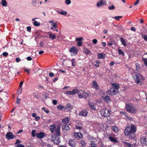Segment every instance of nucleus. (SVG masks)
Returning a JSON list of instances; mask_svg holds the SVG:
<instances>
[{
  "label": "nucleus",
  "instance_id": "obj_35",
  "mask_svg": "<svg viewBox=\"0 0 147 147\" xmlns=\"http://www.w3.org/2000/svg\"><path fill=\"white\" fill-rule=\"evenodd\" d=\"M120 41L122 44L125 46L126 45V44L125 43V40L122 38H121L120 39Z\"/></svg>",
  "mask_w": 147,
  "mask_h": 147
},
{
  "label": "nucleus",
  "instance_id": "obj_11",
  "mask_svg": "<svg viewBox=\"0 0 147 147\" xmlns=\"http://www.w3.org/2000/svg\"><path fill=\"white\" fill-rule=\"evenodd\" d=\"M6 136L8 140L13 139L16 137L14 135L13 133L11 132L7 133Z\"/></svg>",
  "mask_w": 147,
  "mask_h": 147
},
{
  "label": "nucleus",
  "instance_id": "obj_17",
  "mask_svg": "<svg viewBox=\"0 0 147 147\" xmlns=\"http://www.w3.org/2000/svg\"><path fill=\"white\" fill-rule=\"evenodd\" d=\"M35 135L37 137L39 138H42L44 136L45 134L43 132H41L36 133Z\"/></svg>",
  "mask_w": 147,
  "mask_h": 147
},
{
  "label": "nucleus",
  "instance_id": "obj_8",
  "mask_svg": "<svg viewBox=\"0 0 147 147\" xmlns=\"http://www.w3.org/2000/svg\"><path fill=\"white\" fill-rule=\"evenodd\" d=\"M78 50L77 48L74 46H73L70 48L69 51L71 55H76L78 52Z\"/></svg>",
  "mask_w": 147,
  "mask_h": 147
},
{
  "label": "nucleus",
  "instance_id": "obj_4",
  "mask_svg": "<svg viewBox=\"0 0 147 147\" xmlns=\"http://www.w3.org/2000/svg\"><path fill=\"white\" fill-rule=\"evenodd\" d=\"M133 78L135 80L137 84H139L140 85L142 84V83L140 81V78H141V80H142L144 79V78L140 74H136L133 76Z\"/></svg>",
  "mask_w": 147,
  "mask_h": 147
},
{
  "label": "nucleus",
  "instance_id": "obj_48",
  "mask_svg": "<svg viewBox=\"0 0 147 147\" xmlns=\"http://www.w3.org/2000/svg\"><path fill=\"white\" fill-rule=\"evenodd\" d=\"M42 109L46 113H49V111L46 109L44 107H43L42 108Z\"/></svg>",
  "mask_w": 147,
  "mask_h": 147
},
{
  "label": "nucleus",
  "instance_id": "obj_14",
  "mask_svg": "<svg viewBox=\"0 0 147 147\" xmlns=\"http://www.w3.org/2000/svg\"><path fill=\"white\" fill-rule=\"evenodd\" d=\"M88 113L87 110H83L79 113V115L80 116L85 117L87 116Z\"/></svg>",
  "mask_w": 147,
  "mask_h": 147
},
{
  "label": "nucleus",
  "instance_id": "obj_1",
  "mask_svg": "<svg viewBox=\"0 0 147 147\" xmlns=\"http://www.w3.org/2000/svg\"><path fill=\"white\" fill-rule=\"evenodd\" d=\"M136 131V127L133 125H131L130 127H127L125 129V133L126 135H131L134 134Z\"/></svg>",
  "mask_w": 147,
  "mask_h": 147
},
{
  "label": "nucleus",
  "instance_id": "obj_2",
  "mask_svg": "<svg viewBox=\"0 0 147 147\" xmlns=\"http://www.w3.org/2000/svg\"><path fill=\"white\" fill-rule=\"evenodd\" d=\"M50 131L52 133H55V135L60 136V129L59 127H56L55 124L51 125L49 127Z\"/></svg>",
  "mask_w": 147,
  "mask_h": 147
},
{
  "label": "nucleus",
  "instance_id": "obj_22",
  "mask_svg": "<svg viewBox=\"0 0 147 147\" xmlns=\"http://www.w3.org/2000/svg\"><path fill=\"white\" fill-rule=\"evenodd\" d=\"M105 56V54L104 53H100L98 54L97 57L98 58L100 59L104 58Z\"/></svg>",
  "mask_w": 147,
  "mask_h": 147
},
{
  "label": "nucleus",
  "instance_id": "obj_25",
  "mask_svg": "<svg viewBox=\"0 0 147 147\" xmlns=\"http://www.w3.org/2000/svg\"><path fill=\"white\" fill-rule=\"evenodd\" d=\"M93 84L94 86V88L97 90H98L99 89L98 86L96 83V82L95 81H94L93 82Z\"/></svg>",
  "mask_w": 147,
  "mask_h": 147
},
{
  "label": "nucleus",
  "instance_id": "obj_59",
  "mask_svg": "<svg viewBox=\"0 0 147 147\" xmlns=\"http://www.w3.org/2000/svg\"><path fill=\"white\" fill-rule=\"evenodd\" d=\"M16 61L17 62H18L20 61L21 60H20V58L17 57L16 58Z\"/></svg>",
  "mask_w": 147,
  "mask_h": 147
},
{
  "label": "nucleus",
  "instance_id": "obj_50",
  "mask_svg": "<svg viewBox=\"0 0 147 147\" xmlns=\"http://www.w3.org/2000/svg\"><path fill=\"white\" fill-rule=\"evenodd\" d=\"M65 3L69 5L71 3V1L70 0H65Z\"/></svg>",
  "mask_w": 147,
  "mask_h": 147
},
{
  "label": "nucleus",
  "instance_id": "obj_39",
  "mask_svg": "<svg viewBox=\"0 0 147 147\" xmlns=\"http://www.w3.org/2000/svg\"><path fill=\"white\" fill-rule=\"evenodd\" d=\"M124 144L126 146H127L128 147H133V146L131 144L129 143L128 142H125Z\"/></svg>",
  "mask_w": 147,
  "mask_h": 147
},
{
  "label": "nucleus",
  "instance_id": "obj_51",
  "mask_svg": "<svg viewBox=\"0 0 147 147\" xmlns=\"http://www.w3.org/2000/svg\"><path fill=\"white\" fill-rule=\"evenodd\" d=\"M24 69L25 71L27 72L28 74H29L30 70L29 69H26V68H24Z\"/></svg>",
  "mask_w": 147,
  "mask_h": 147
},
{
  "label": "nucleus",
  "instance_id": "obj_33",
  "mask_svg": "<svg viewBox=\"0 0 147 147\" xmlns=\"http://www.w3.org/2000/svg\"><path fill=\"white\" fill-rule=\"evenodd\" d=\"M1 4L3 6H5L7 5V3L5 0H2L1 1Z\"/></svg>",
  "mask_w": 147,
  "mask_h": 147
},
{
  "label": "nucleus",
  "instance_id": "obj_55",
  "mask_svg": "<svg viewBox=\"0 0 147 147\" xmlns=\"http://www.w3.org/2000/svg\"><path fill=\"white\" fill-rule=\"evenodd\" d=\"M52 102L54 105H56L57 103V101L56 100H53Z\"/></svg>",
  "mask_w": 147,
  "mask_h": 147
},
{
  "label": "nucleus",
  "instance_id": "obj_64",
  "mask_svg": "<svg viewBox=\"0 0 147 147\" xmlns=\"http://www.w3.org/2000/svg\"><path fill=\"white\" fill-rule=\"evenodd\" d=\"M101 45L102 46L104 47L106 46V44L105 42H102V43Z\"/></svg>",
  "mask_w": 147,
  "mask_h": 147
},
{
  "label": "nucleus",
  "instance_id": "obj_58",
  "mask_svg": "<svg viewBox=\"0 0 147 147\" xmlns=\"http://www.w3.org/2000/svg\"><path fill=\"white\" fill-rule=\"evenodd\" d=\"M76 128L77 129H78L79 130L82 129V127L79 126H76Z\"/></svg>",
  "mask_w": 147,
  "mask_h": 147
},
{
  "label": "nucleus",
  "instance_id": "obj_7",
  "mask_svg": "<svg viewBox=\"0 0 147 147\" xmlns=\"http://www.w3.org/2000/svg\"><path fill=\"white\" fill-rule=\"evenodd\" d=\"M78 95L80 98H84L85 99H87L86 96H89V94L86 92H84L82 90H81L78 92Z\"/></svg>",
  "mask_w": 147,
  "mask_h": 147
},
{
  "label": "nucleus",
  "instance_id": "obj_5",
  "mask_svg": "<svg viewBox=\"0 0 147 147\" xmlns=\"http://www.w3.org/2000/svg\"><path fill=\"white\" fill-rule=\"evenodd\" d=\"M100 113L102 116L105 117H108L111 115L110 111L105 108L102 109L100 110Z\"/></svg>",
  "mask_w": 147,
  "mask_h": 147
},
{
  "label": "nucleus",
  "instance_id": "obj_49",
  "mask_svg": "<svg viewBox=\"0 0 147 147\" xmlns=\"http://www.w3.org/2000/svg\"><path fill=\"white\" fill-rule=\"evenodd\" d=\"M22 142V141L21 140H20L19 139H18V140H17L16 142L15 143V144L16 145V144H19V143H21Z\"/></svg>",
  "mask_w": 147,
  "mask_h": 147
},
{
  "label": "nucleus",
  "instance_id": "obj_40",
  "mask_svg": "<svg viewBox=\"0 0 147 147\" xmlns=\"http://www.w3.org/2000/svg\"><path fill=\"white\" fill-rule=\"evenodd\" d=\"M142 60L143 61L144 63V64L145 66H147V59L146 58L143 57L142 58Z\"/></svg>",
  "mask_w": 147,
  "mask_h": 147
},
{
  "label": "nucleus",
  "instance_id": "obj_13",
  "mask_svg": "<svg viewBox=\"0 0 147 147\" xmlns=\"http://www.w3.org/2000/svg\"><path fill=\"white\" fill-rule=\"evenodd\" d=\"M106 2L105 1L103 0H100L96 4L97 7H100V6L103 5L104 4H106Z\"/></svg>",
  "mask_w": 147,
  "mask_h": 147
},
{
  "label": "nucleus",
  "instance_id": "obj_53",
  "mask_svg": "<svg viewBox=\"0 0 147 147\" xmlns=\"http://www.w3.org/2000/svg\"><path fill=\"white\" fill-rule=\"evenodd\" d=\"M17 147H25V146L22 144H18L17 145Z\"/></svg>",
  "mask_w": 147,
  "mask_h": 147
},
{
  "label": "nucleus",
  "instance_id": "obj_63",
  "mask_svg": "<svg viewBox=\"0 0 147 147\" xmlns=\"http://www.w3.org/2000/svg\"><path fill=\"white\" fill-rule=\"evenodd\" d=\"M63 107L61 105H59L58 106L57 108L58 109H62L63 108Z\"/></svg>",
  "mask_w": 147,
  "mask_h": 147
},
{
  "label": "nucleus",
  "instance_id": "obj_52",
  "mask_svg": "<svg viewBox=\"0 0 147 147\" xmlns=\"http://www.w3.org/2000/svg\"><path fill=\"white\" fill-rule=\"evenodd\" d=\"M97 42V40L96 39H94L92 40V42L94 44H96Z\"/></svg>",
  "mask_w": 147,
  "mask_h": 147
},
{
  "label": "nucleus",
  "instance_id": "obj_43",
  "mask_svg": "<svg viewBox=\"0 0 147 147\" xmlns=\"http://www.w3.org/2000/svg\"><path fill=\"white\" fill-rule=\"evenodd\" d=\"M122 16H116L115 17H113V18L116 20L117 21H119V19L121 18L122 17Z\"/></svg>",
  "mask_w": 147,
  "mask_h": 147
},
{
  "label": "nucleus",
  "instance_id": "obj_62",
  "mask_svg": "<svg viewBox=\"0 0 147 147\" xmlns=\"http://www.w3.org/2000/svg\"><path fill=\"white\" fill-rule=\"evenodd\" d=\"M121 114H123V115H125L126 116H127V115H126L127 113L126 112H123V111H121Z\"/></svg>",
  "mask_w": 147,
  "mask_h": 147
},
{
  "label": "nucleus",
  "instance_id": "obj_9",
  "mask_svg": "<svg viewBox=\"0 0 147 147\" xmlns=\"http://www.w3.org/2000/svg\"><path fill=\"white\" fill-rule=\"evenodd\" d=\"M118 92V90H116L114 88H111L109 90L107 91V93L109 95H113L116 94Z\"/></svg>",
  "mask_w": 147,
  "mask_h": 147
},
{
  "label": "nucleus",
  "instance_id": "obj_54",
  "mask_svg": "<svg viewBox=\"0 0 147 147\" xmlns=\"http://www.w3.org/2000/svg\"><path fill=\"white\" fill-rule=\"evenodd\" d=\"M2 55L4 57H6L8 55V53L7 52H4L3 53Z\"/></svg>",
  "mask_w": 147,
  "mask_h": 147
},
{
  "label": "nucleus",
  "instance_id": "obj_31",
  "mask_svg": "<svg viewBox=\"0 0 147 147\" xmlns=\"http://www.w3.org/2000/svg\"><path fill=\"white\" fill-rule=\"evenodd\" d=\"M58 13L61 14L62 15H66L67 14V12L66 11H60L58 12Z\"/></svg>",
  "mask_w": 147,
  "mask_h": 147
},
{
  "label": "nucleus",
  "instance_id": "obj_37",
  "mask_svg": "<svg viewBox=\"0 0 147 147\" xmlns=\"http://www.w3.org/2000/svg\"><path fill=\"white\" fill-rule=\"evenodd\" d=\"M76 136L78 138H81L83 137V135L82 134L79 132L77 133H76Z\"/></svg>",
  "mask_w": 147,
  "mask_h": 147
},
{
  "label": "nucleus",
  "instance_id": "obj_45",
  "mask_svg": "<svg viewBox=\"0 0 147 147\" xmlns=\"http://www.w3.org/2000/svg\"><path fill=\"white\" fill-rule=\"evenodd\" d=\"M80 143L81 144L82 146H85L86 145V142L84 141L83 140H81Z\"/></svg>",
  "mask_w": 147,
  "mask_h": 147
},
{
  "label": "nucleus",
  "instance_id": "obj_18",
  "mask_svg": "<svg viewBox=\"0 0 147 147\" xmlns=\"http://www.w3.org/2000/svg\"><path fill=\"white\" fill-rule=\"evenodd\" d=\"M102 98L104 101L108 103L111 101L110 98L109 96H103L102 97Z\"/></svg>",
  "mask_w": 147,
  "mask_h": 147
},
{
  "label": "nucleus",
  "instance_id": "obj_6",
  "mask_svg": "<svg viewBox=\"0 0 147 147\" xmlns=\"http://www.w3.org/2000/svg\"><path fill=\"white\" fill-rule=\"evenodd\" d=\"M51 141H53L54 144H58L60 142V136L54 135L52 136L51 138Z\"/></svg>",
  "mask_w": 147,
  "mask_h": 147
},
{
  "label": "nucleus",
  "instance_id": "obj_21",
  "mask_svg": "<svg viewBox=\"0 0 147 147\" xmlns=\"http://www.w3.org/2000/svg\"><path fill=\"white\" fill-rule=\"evenodd\" d=\"M70 119V118L68 117L65 118L62 120V123L65 124L68 123L69 122Z\"/></svg>",
  "mask_w": 147,
  "mask_h": 147
},
{
  "label": "nucleus",
  "instance_id": "obj_60",
  "mask_svg": "<svg viewBox=\"0 0 147 147\" xmlns=\"http://www.w3.org/2000/svg\"><path fill=\"white\" fill-rule=\"evenodd\" d=\"M139 0H136V2L134 3V5H135L137 4L139 2Z\"/></svg>",
  "mask_w": 147,
  "mask_h": 147
},
{
  "label": "nucleus",
  "instance_id": "obj_41",
  "mask_svg": "<svg viewBox=\"0 0 147 147\" xmlns=\"http://www.w3.org/2000/svg\"><path fill=\"white\" fill-rule=\"evenodd\" d=\"M135 65L136 67V70L137 71L139 70L140 69V65L138 63H136Z\"/></svg>",
  "mask_w": 147,
  "mask_h": 147
},
{
  "label": "nucleus",
  "instance_id": "obj_36",
  "mask_svg": "<svg viewBox=\"0 0 147 147\" xmlns=\"http://www.w3.org/2000/svg\"><path fill=\"white\" fill-rule=\"evenodd\" d=\"M72 63V66H75L76 65V62H75V59H73L71 60Z\"/></svg>",
  "mask_w": 147,
  "mask_h": 147
},
{
  "label": "nucleus",
  "instance_id": "obj_46",
  "mask_svg": "<svg viewBox=\"0 0 147 147\" xmlns=\"http://www.w3.org/2000/svg\"><path fill=\"white\" fill-rule=\"evenodd\" d=\"M115 8V6L113 5H112L111 6H109L108 7V9L109 10H113Z\"/></svg>",
  "mask_w": 147,
  "mask_h": 147
},
{
  "label": "nucleus",
  "instance_id": "obj_19",
  "mask_svg": "<svg viewBox=\"0 0 147 147\" xmlns=\"http://www.w3.org/2000/svg\"><path fill=\"white\" fill-rule=\"evenodd\" d=\"M88 105L93 110H96V107H95L96 104L94 102H88Z\"/></svg>",
  "mask_w": 147,
  "mask_h": 147
},
{
  "label": "nucleus",
  "instance_id": "obj_56",
  "mask_svg": "<svg viewBox=\"0 0 147 147\" xmlns=\"http://www.w3.org/2000/svg\"><path fill=\"white\" fill-rule=\"evenodd\" d=\"M54 74L52 72L50 73L49 74V76L50 77H52L53 76Z\"/></svg>",
  "mask_w": 147,
  "mask_h": 147
},
{
  "label": "nucleus",
  "instance_id": "obj_61",
  "mask_svg": "<svg viewBox=\"0 0 147 147\" xmlns=\"http://www.w3.org/2000/svg\"><path fill=\"white\" fill-rule=\"evenodd\" d=\"M23 82L22 81L20 82V85H19V87H20V88H22V86L23 85Z\"/></svg>",
  "mask_w": 147,
  "mask_h": 147
},
{
  "label": "nucleus",
  "instance_id": "obj_24",
  "mask_svg": "<svg viewBox=\"0 0 147 147\" xmlns=\"http://www.w3.org/2000/svg\"><path fill=\"white\" fill-rule=\"evenodd\" d=\"M65 108L68 110H70L73 108V107L70 104L68 103L65 106Z\"/></svg>",
  "mask_w": 147,
  "mask_h": 147
},
{
  "label": "nucleus",
  "instance_id": "obj_38",
  "mask_svg": "<svg viewBox=\"0 0 147 147\" xmlns=\"http://www.w3.org/2000/svg\"><path fill=\"white\" fill-rule=\"evenodd\" d=\"M33 24L34 26L36 27H38L40 25V23L35 20L33 22Z\"/></svg>",
  "mask_w": 147,
  "mask_h": 147
},
{
  "label": "nucleus",
  "instance_id": "obj_57",
  "mask_svg": "<svg viewBox=\"0 0 147 147\" xmlns=\"http://www.w3.org/2000/svg\"><path fill=\"white\" fill-rule=\"evenodd\" d=\"M40 118L39 117L37 116L35 117V120L36 121H38L40 120Z\"/></svg>",
  "mask_w": 147,
  "mask_h": 147
},
{
  "label": "nucleus",
  "instance_id": "obj_3",
  "mask_svg": "<svg viewBox=\"0 0 147 147\" xmlns=\"http://www.w3.org/2000/svg\"><path fill=\"white\" fill-rule=\"evenodd\" d=\"M125 107L127 111L131 113H135L137 112V109L131 104H126Z\"/></svg>",
  "mask_w": 147,
  "mask_h": 147
},
{
  "label": "nucleus",
  "instance_id": "obj_29",
  "mask_svg": "<svg viewBox=\"0 0 147 147\" xmlns=\"http://www.w3.org/2000/svg\"><path fill=\"white\" fill-rule=\"evenodd\" d=\"M83 51V52L86 55H88L90 53V52L86 48H84Z\"/></svg>",
  "mask_w": 147,
  "mask_h": 147
},
{
  "label": "nucleus",
  "instance_id": "obj_15",
  "mask_svg": "<svg viewBox=\"0 0 147 147\" xmlns=\"http://www.w3.org/2000/svg\"><path fill=\"white\" fill-rule=\"evenodd\" d=\"M140 141L141 144L146 145L147 144V138L144 137H142L141 138Z\"/></svg>",
  "mask_w": 147,
  "mask_h": 147
},
{
  "label": "nucleus",
  "instance_id": "obj_42",
  "mask_svg": "<svg viewBox=\"0 0 147 147\" xmlns=\"http://www.w3.org/2000/svg\"><path fill=\"white\" fill-rule=\"evenodd\" d=\"M110 42L107 43V45L109 46H111L115 43V42L113 41H110Z\"/></svg>",
  "mask_w": 147,
  "mask_h": 147
},
{
  "label": "nucleus",
  "instance_id": "obj_27",
  "mask_svg": "<svg viewBox=\"0 0 147 147\" xmlns=\"http://www.w3.org/2000/svg\"><path fill=\"white\" fill-rule=\"evenodd\" d=\"M49 38L52 40H53L56 37V35L54 34L49 33Z\"/></svg>",
  "mask_w": 147,
  "mask_h": 147
},
{
  "label": "nucleus",
  "instance_id": "obj_23",
  "mask_svg": "<svg viewBox=\"0 0 147 147\" xmlns=\"http://www.w3.org/2000/svg\"><path fill=\"white\" fill-rule=\"evenodd\" d=\"M108 138L111 142H113L115 143L117 142V140L112 136H110Z\"/></svg>",
  "mask_w": 147,
  "mask_h": 147
},
{
  "label": "nucleus",
  "instance_id": "obj_12",
  "mask_svg": "<svg viewBox=\"0 0 147 147\" xmlns=\"http://www.w3.org/2000/svg\"><path fill=\"white\" fill-rule=\"evenodd\" d=\"M83 38L82 37H80L79 38H76V40L77 41V45L78 46L80 47L82 45V41L83 39Z\"/></svg>",
  "mask_w": 147,
  "mask_h": 147
},
{
  "label": "nucleus",
  "instance_id": "obj_44",
  "mask_svg": "<svg viewBox=\"0 0 147 147\" xmlns=\"http://www.w3.org/2000/svg\"><path fill=\"white\" fill-rule=\"evenodd\" d=\"M142 37L145 41H147V35L144 34L142 35Z\"/></svg>",
  "mask_w": 147,
  "mask_h": 147
},
{
  "label": "nucleus",
  "instance_id": "obj_47",
  "mask_svg": "<svg viewBox=\"0 0 147 147\" xmlns=\"http://www.w3.org/2000/svg\"><path fill=\"white\" fill-rule=\"evenodd\" d=\"M90 145V146H89L88 147H96V144H94V142H91Z\"/></svg>",
  "mask_w": 147,
  "mask_h": 147
},
{
  "label": "nucleus",
  "instance_id": "obj_28",
  "mask_svg": "<svg viewBox=\"0 0 147 147\" xmlns=\"http://www.w3.org/2000/svg\"><path fill=\"white\" fill-rule=\"evenodd\" d=\"M62 128L63 130H68L70 129L69 127L67 125H63Z\"/></svg>",
  "mask_w": 147,
  "mask_h": 147
},
{
  "label": "nucleus",
  "instance_id": "obj_16",
  "mask_svg": "<svg viewBox=\"0 0 147 147\" xmlns=\"http://www.w3.org/2000/svg\"><path fill=\"white\" fill-rule=\"evenodd\" d=\"M68 144L69 146H72V147H74L75 146L76 144V142L74 140H69V141Z\"/></svg>",
  "mask_w": 147,
  "mask_h": 147
},
{
  "label": "nucleus",
  "instance_id": "obj_30",
  "mask_svg": "<svg viewBox=\"0 0 147 147\" xmlns=\"http://www.w3.org/2000/svg\"><path fill=\"white\" fill-rule=\"evenodd\" d=\"M50 23H51V26L53 27L54 28H57V25L56 23H54L53 20H51V21H50L49 22Z\"/></svg>",
  "mask_w": 147,
  "mask_h": 147
},
{
  "label": "nucleus",
  "instance_id": "obj_34",
  "mask_svg": "<svg viewBox=\"0 0 147 147\" xmlns=\"http://www.w3.org/2000/svg\"><path fill=\"white\" fill-rule=\"evenodd\" d=\"M118 51L119 55H122L123 56H124L125 55V53L124 52L121 50L120 49H118Z\"/></svg>",
  "mask_w": 147,
  "mask_h": 147
},
{
  "label": "nucleus",
  "instance_id": "obj_26",
  "mask_svg": "<svg viewBox=\"0 0 147 147\" xmlns=\"http://www.w3.org/2000/svg\"><path fill=\"white\" fill-rule=\"evenodd\" d=\"M112 85L114 88L116 90H117L119 88V85L117 84L113 83L112 84Z\"/></svg>",
  "mask_w": 147,
  "mask_h": 147
},
{
  "label": "nucleus",
  "instance_id": "obj_32",
  "mask_svg": "<svg viewBox=\"0 0 147 147\" xmlns=\"http://www.w3.org/2000/svg\"><path fill=\"white\" fill-rule=\"evenodd\" d=\"M112 130L115 132H116L118 131L117 127L115 126H113L112 127Z\"/></svg>",
  "mask_w": 147,
  "mask_h": 147
},
{
  "label": "nucleus",
  "instance_id": "obj_20",
  "mask_svg": "<svg viewBox=\"0 0 147 147\" xmlns=\"http://www.w3.org/2000/svg\"><path fill=\"white\" fill-rule=\"evenodd\" d=\"M32 3L33 4H34V5L36 7H38L39 6V4L38 3H39L40 4H41L42 2L41 1H39L38 0H33Z\"/></svg>",
  "mask_w": 147,
  "mask_h": 147
},
{
  "label": "nucleus",
  "instance_id": "obj_10",
  "mask_svg": "<svg viewBox=\"0 0 147 147\" xmlns=\"http://www.w3.org/2000/svg\"><path fill=\"white\" fill-rule=\"evenodd\" d=\"M79 91L77 89H74L72 91H66L65 94L67 95H73L76 94Z\"/></svg>",
  "mask_w": 147,
  "mask_h": 147
}]
</instances>
